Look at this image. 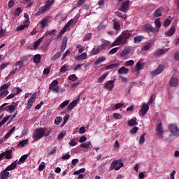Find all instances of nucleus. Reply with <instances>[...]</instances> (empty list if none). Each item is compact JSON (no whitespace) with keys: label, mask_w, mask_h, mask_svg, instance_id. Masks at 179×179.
<instances>
[{"label":"nucleus","mask_w":179,"mask_h":179,"mask_svg":"<svg viewBox=\"0 0 179 179\" xmlns=\"http://www.w3.org/2000/svg\"><path fill=\"white\" fill-rule=\"evenodd\" d=\"M61 57V52H57L53 57H52V61H57Z\"/></svg>","instance_id":"obj_44"},{"label":"nucleus","mask_w":179,"mask_h":179,"mask_svg":"<svg viewBox=\"0 0 179 179\" xmlns=\"http://www.w3.org/2000/svg\"><path fill=\"white\" fill-rule=\"evenodd\" d=\"M128 8H129V0H126L122 3L120 10H121V12H127Z\"/></svg>","instance_id":"obj_12"},{"label":"nucleus","mask_w":179,"mask_h":179,"mask_svg":"<svg viewBox=\"0 0 179 179\" xmlns=\"http://www.w3.org/2000/svg\"><path fill=\"white\" fill-rule=\"evenodd\" d=\"M5 159L7 160H10L13 155H12V150H8L3 152Z\"/></svg>","instance_id":"obj_18"},{"label":"nucleus","mask_w":179,"mask_h":179,"mask_svg":"<svg viewBox=\"0 0 179 179\" xmlns=\"http://www.w3.org/2000/svg\"><path fill=\"white\" fill-rule=\"evenodd\" d=\"M8 103H4L0 106V111H7V113H10V114H12L16 110V107L19 105V102H12V104L8 106Z\"/></svg>","instance_id":"obj_2"},{"label":"nucleus","mask_w":179,"mask_h":179,"mask_svg":"<svg viewBox=\"0 0 179 179\" xmlns=\"http://www.w3.org/2000/svg\"><path fill=\"white\" fill-rule=\"evenodd\" d=\"M54 2H55L54 0H48L46 5L39 8L38 11L35 13V16H40V15H43V13H45V12L48 10V8L52 6Z\"/></svg>","instance_id":"obj_3"},{"label":"nucleus","mask_w":179,"mask_h":179,"mask_svg":"<svg viewBox=\"0 0 179 179\" xmlns=\"http://www.w3.org/2000/svg\"><path fill=\"white\" fill-rule=\"evenodd\" d=\"M29 143V139L23 140L19 142L17 144V146L23 148L25 145H27Z\"/></svg>","instance_id":"obj_36"},{"label":"nucleus","mask_w":179,"mask_h":179,"mask_svg":"<svg viewBox=\"0 0 179 179\" xmlns=\"http://www.w3.org/2000/svg\"><path fill=\"white\" fill-rule=\"evenodd\" d=\"M61 122H62V117L57 116L55 119V125H59V124H61Z\"/></svg>","instance_id":"obj_39"},{"label":"nucleus","mask_w":179,"mask_h":179,"mask_svg":"<svg viewBox=\"0 0 179 179\" xmlns=\"http://www.w3.org/2000/svg\"><path fill=\"white\" fill-rule=\"evenodd\" d=\"M47 23H48V18H47V17L43 18L41 21V29H44V27H45V25L47 24Z\"/></svg>","instance_id":"obj_32"},{"label":"nucleus","mask_w":179,"mask_h":179,"mask_svg":"<svg viewBox=\"0 0 179 179\" xmlns=\"http://www.w3.org/2000/svg\"><path fill=\"white\" fill-rule=\"evenodd\" d=\"M45 135V129L41 127L37 129L33 134L34 141H39Z\"/></svg>","instance_id":"obj_4"},{"label":"nucleus","mask_w":179,"mask_h":179,"mask_svg":"<svg viewBox=\"0 0 179 179\" xmlns=\"http://www.w3.org/2000/svg\"><path fill=\"white\" fill-rule=\"evenodd\" d=\"M22 13V8L18 7L16 8V10L14 12L15 16H19Z\"/></svg>","instance_id":"obj_50"},{"label":"nucleus","mask_w":179,"mask_h":179,"mask_svg":"<svg viewBox=\"0 0 179 179\" xmlns=\"http://www.w3.org/2000/svg\"><path fill=\"white\" fill-rule=\"evenodd\" d=\"M114 29L115 30H120V29H121V25L118 21L114 22Z\"/></svg>","instance_id":"obj_51"},{"label":"nucleus","mask_w":179,"mask_h":179,"mask_svg":"<svg viewBox=\"0 0 179 179\" xmlns=\"http://www.w3.org/2000/svg\"><path fill=\"white\" fill-rule=\"evenodd\" d=\"M78 101H79V99H77L73 101L71 103H69V105L67 106L66 110H67V111H69V110H72L73 108H75V107H76V104H78Z\"/></svg>","instance_id":"obj_17"},{"label":"nucleus","mask_w":179,"mask_h":179,"mask_svg":"<svg viewBox=\"0 0 179 179\" xmlns=\"http://www.w3.org/2000/svg\"><path fill=\"white\" fill-rule=\"evenodd\" d=\"M43 40H44V36H42L41 38H40L39 39H38L34 44V50H37V47H38V45H40V44H41V43H43Z\"/></svg>","instance_id":"obj_26"},{"label":"nucleus","mask_w":179,"mask_h":179,"mask_svg":"<svg viewBox=\"0 0 179 179\" xmlns=\"http://www.w3.org/2000/svg\"><path fill=\"white\" fill-rule=\"evenodd\" d=\"M86 141H87V138L85 136H82L79 139L80 143H83V142H86Z\"/></svg>","instance_id":"obj_62"},{"label":"nucleus","mask_w":179,"mask_h":179,"mask_svg":"<svg viewBox=\"0 0 179 179\" xmlns=\"http://www.w3.org/2000/svg\"><path fill=\"white\" fill-rule=\"evenodd\" d=\"M69 80H72V82H76L78 80V77L75 74L70 75L68 78Z\"/></svg>","instance_id":"obj_41"},{"label":"nucleus","mask_w":179,"mask_h":179,"mask_svg":"<svg viewBox=\"0 0 179 179\" xmlns=\"http://www.w3.org/2000/svg\"><path fill=\"white\" fill-rule=\"evenodd\" d=\"M108 44H110L108 41H103L102 45H99V47H102V50H106V46L108 45Z\"/></svg>","instance_id":"obj_49"},{"label":"nucleus","mask_w":179,"mask_h":179,"mask_svg":"<svg viewBox=\"0 0 179 179\" xmlns=\"http://www.w3.org/2000/svg\"><path fill=\"white\" fill-rule=\"evenodd\" d=\"M106 61V57H99L96 61H95V64L96 65H99L100 64H101V62Z\"/></svg>","instance_id":"obj_37"},{"label":"nucleus","mask_w":179,"mask_h":179,"mask_svg":"<svg viewBox=\"0 0 179 179\" xmlns=\"http://www.w3.org/2000/svg\"><path fill=\"white\" fill-rule=\"evenodd\" d=\"M156 131L157 135H159V136H163V124L159 123L157 125V129H156Z\"/></svg>","instance_id":"obj_16"},{"label":"nucleus","mask_w":179,"mask_h":179,"mask_svg":"<svg viewBox=\"0 0 179 179\" xmlns=\"http://www.w3.org/2000/svg\"><path fill=\"white\" fill-rule=\"evenodd\" d=\"M9 94V91L3 90L0 92V99H3V97H6Z\"/></svg>","instance_id":"obj_38"},{"label":"nucleus","mask_w":179,"mask_h":179,"mask_svg":"<svg viewBox=\"0 0 179 179\" xmlns=\"http://www.w3.org/2000/svg\"><path fill=\"white\" fill-rule=\"evenodd\" d=\"M15 66H16V68H17V69H20V68H22V66H23V64L20 60L15 63Z\"/></svg>","instance_id":"obj_60"},{"label":"nucleus","mask_w":179,"mask_h":179,"mask_svg":"<svg viewBox=\"0 0 179 179\" xmlns=\"http://www.w3.org/2000/svg\"><path fill=\"white\" fill-rule=\"evenodd\" d=\"M103 51V46H95L90 52L91 55H97V54H100V52Z\"/></svg>","instance_id":"obj_14"},{"label":"nucleus","mask_w":179,"mask_h":179,"mask_svg":"<svg viewBox=\"0 0 179 179\" xmlns=\"http://www.w3.org/2000/svg\"><path fill=\"white\" fill-rule=\"evenodd\" d=\"M136 124V119H131L128 122L129 127H135Z\"/></svg>","instance_id":"obj_43"},{"label":"nucleus","mask_w":179,"mask_h":179,"mask_svg":"<svg viewBox=\"0 0 179 179\" xmlns=\"http://www.w3.org/2000/svg\"><path fill=\"white\" fill-rule=\"evenodd\" d=\"M68 43V38L66 36H65L63 38L62 43V46L60 48V50L62 51V52H64L65 51V48H66V44Z\"/></svg>","instance_id":"obj_21"},{"label":"nucleus","mask_w":179,"mask_h":179,"mask_svg":"<svg viewBox=\"0 0 179 179\" xmlns=\"http://www.w3.org/2000/svg\"><path fill=\"white\" fill-rule=\"evenodd\" d=\"M134 35L129 33L128 31H124L121 35L118 36V38L112 43V47H115V45H120L121 42L122 41V44H127L128 43L129 38L133 37Z\"/></svg>","instance_id":"obj_1"},{"label":"nucleus","mask_w":179,"mask_h":179,"mask_svg":"<svg viewBox=\"0 0 179 179\" xmlns=\"http://www.w3.org/2000/svg\"><path fill=\"white\" fill-rule=\"evenodd\" d=\"M125 64H126V66H132V65L135 64V62H134V60H129L126 62Z\"/></svg>","instance_id":"obj_61"},{"label":"nucleus","mask_w":179,"mask_h":179,"mask_svg":"<svg viewBox=\"0 0 179 179\" xmlns=\"http://www.w3.org/2000/svg\"><path fill=\"white\" fill-rule=\"evenodd\" d=\"M144 29L147 33H157L156 28L152 27V24L147 23L144 25Z\"/></svg>","instance_id":"obj_9"},{"label":"nucleus","mask_w":179,"mask_h":179,"mask_svg":"<svg viewBox=\"0 0 179 179\" xmlns=\"http://www.w3.org/2000/svg\"><path fill=\"white\" fill-rule=\"evenodd\" d=\"M40 61H41V55H36L34 57V62L35 64H39Z\"/></svg>","instance_id":"obj_34"},{"label":"nucleus","mask_w":179,"mask_h":179,"mask_svg":"<svg viewBox=\"0 0 179 179\" xmlns=\"http://www.w3.org/2000/svg\"><path fill=\"white\" fill-rule=\"evenodd\" d=\"M76 23V21H75V19H71V20H70L67 22V24L71 27V26H72V24H75Z\"/></svg>","instance_id":"obj_63"},{"label":"nucleus","mask_w":179,"mask_h":179,"mask_svg":"<svg viewBox=\"0 0 179 179\" xmlns=\"http://www.w3.org/2000/svg\"><path fill=\"white\" fill-rule=\"evenodd\" d=\"M175 33H176V27H172L168 31L165 32V35L167 36L168 37H171V36H173Z\"/></svg>","instance_id":"obj_24"},{"label":"nucleus","mask_w":179,"mask_h":179,"mask_svg":"<svg viewBox=\"0 0 179 179\" xmlns=\"http://www.w3.org/2000/svg\"><path fill=\"white\" fill-rule=\"evenodd\" d=\"M170 24H171V20L169 19L166 20L163 23L164 27H167V26H170Z\"/></svg>","instance_id":"obj_58"},{"label":"nucleus","mask_w":179,"mask_h":179,"mask_svg":"<svg viewBox=\"0 0 179 179\" xmlns=\"http://www.w3.org/2000/svg\"><path fill=\"white\" fill-rule=\"evenodd\" d=\"M155 24H156L157 29L162 27V23L160 22V18H157L155 21Z\"/></svg>","instance_id":"obj_47"},{"label":"nucleus","mask_w":179,"mask_h":179,"mask_svg":"<svg viewBox=\"0 0 179 179\" xmlns=\"http://www.w3.org/2000/svg\"><path fill=\"white\" fill-rule=\"evenodd\" d=\"M15 5V1L13 0H10L8 1V8H13V6Z\"/></svg>","instance_id":"obj_64"},{"label":"nucleus","mask_w":179,"mask_h":179,"mask_svg":"<svg viewBox=\"0 0 179 179\" xmlns=\"http://www.w3.org/2000/svg\"><path fill=\"white\" fill-rule=\"evenodd\" d=\"M8 176H9V172H8V171H6V169H5L1 173L0 179H6V178H8Z\"/></svg>","instance_id":"obj_27"},{"label":"nucleus","mask_w":179,"mask_h":179,"mask_svg":"<svg viewBox=\"0 0 179 179\" xmlns=\"http://www.w3.org/2000/svg\"><path fill=\"white\" fill-rule=\"evenodd\" d=\"M29 156H30V153L28 154H25L24 155H22L19 161L17 162V164H22V163H24L26 162V160H27V157H29Z\"/></svg>","instance_id":"obj_22"},{"label":"nucleus","mask_w":179,"mask_h":179,"mask_svg":"<svg viewBox=\"0 0 179 179\" xmlns=\"http://www.w3.org/2000/svg\"><path fill=\"white\" fill-rule=\"evenodd\" d=\"M17 166V159L13 162L10 165L6 168V171H12V170H15V167Z\"/></svg>","instance_id":"obj_20"},{"label":"nucleus","mask_w":179,"mask_h":179,"mask_svg":"<svg viewBox=\"0 0 179 179\" xmlns=\"http://www.w3.org/2000/svg\"><path fill=\"white\" fill-rule=\"evenodd\" d=\"M146 134L143 133L141 136H140V140H139V143L140 145H143L145 143V136Z\"/></svg>","instance_id":"obj_46"},{"label":"nucleus","mask_w":179,"mask_h":179,"mask_svg":"<svg viewBox=\"0 0 179 179\" xmlns=\"http://www.w3.org/2000/svg\"><path fill=\"white\" fill-rule=\"evenodd\" d=\"M179 85L178 78L177 77H173L169 81V86L171 87H177Z\"/></svg>","instance_id":"obj_13"},{"label":"nucleus","mask_w":179,"mask_h":179,"mask_svg":"<svg viewBox=\"0 0 179 179\" xmlns=\"http://www.w3.org/2000/svg\"><path fill=\"white\" fill-rule=\"evenodd\" d=\"M163 8H159L154 12V16L155 17H159V16H162L163 15Z\"/></svg>","instance_id":"obj_25"},{"label":"nucleus","mask_w":179,"mask_h":179,"mask_svg":"<svg viewBox=\"0 0 179 179\" xmlns=\"http://www.w3.org/2000/svg\"><path fill=\"white\" fill-rule=\"evenodd\" d=\"M168 128H169V130L171 132V134L174 135V136H178L179 129H178V127H177V125H176L174 124H171L169 125Z\"/></svg>","instance_id":"obj_7"},{"label":"nucleus","mask_w":179,"mask_h":179,"mask_svg":"<svg viewBox=\"0 0 179 179\" xmlns=\"http://www.w3.org/2000/svg\"><path fill=\"white\" fill-rule=\"evenodd\" d=\"M151 48L152 43H148L142 48V50H143V51H149V50H150Z\"/></svg>","instance_id":"obj_35"},{"label":"nucleus","mask_w":179,"mask_h":179,"mask_svg":"<svg viewBox=\"0 0 179 179\" xmlns=\"http://www.w3.org/2000/svg\"><path fill=\"white\" fill-rule=\"evenodd\" d=\"M166 52H167V50H164V49H159L156 52H155V55L157 57H160V55H164V54H166Z\"/></svg>","instance_id":"obj_31"},{"label":"nucleus","mask_w":179,"mask_h":179,"mask_svg":"<svg viewBox=\"0 0 179 179\" xmlns=\"http://www.w3.org/2000/svg\"><path fill=\"white\" fill-rule=\"evenodd\" d=\"M68 69H69V66L64 64V66H62L60 68V72H62V73H64L66 72V71H68Z\"/></svg>","instance_id":"obj_40"},{"label":"nucleus","mask_w":179,"mask_h":179,"mask_svg":"<svg viewBox=\"0 0 179 179\" xmlns=\"http://www.w3.org/2000/svg\"><path fill=\"white\" fill-rule=\"evenodd\" d=\"M104 87L109 92H111L114 87V80H109L108 83L104 84Z\"/></svg>","instance_id":"obj_15"},{"label":"nucleus","mask_w":179,"mask_h":179,"mask_svg":"<svg viewBox=\"0 0 179 179\" xmlns=\"http://www.w3.org/2000/svg\"><path fill=\"white\" fill-rule=\"evenodd\" d=\"M108 76V73H105L104 74H103L101 77L99 78V82H103L104 79L107 78Z\"/></svg>","instance_id":"obj_54"},{"label":"nucleus","mask_w":179,"mask_h":179,"mask_svg":"<svg viewBox=\"0 0 179 179\" xmlns=\"http://www.w3.org/2000/svg\"><path fill=\"white\" fill-rule=\"evenodd\" d=\"M121 167H124V163L122 162V160L118 159L113 161L111 163L110 169L111 170H115L116 171H118Z\"/></svg>","instance_id":"obj_5"},{"label":"nucleus","mask_w":179,"mask_h":179,"mask_svg":"<svg viewBox=\"0 0 179 179\" xmlns=\"http://www.w3.org/2000/svg\"><path fill=\"white\" fill-rule=\"evenodd\" d=\"M86 169L85 168H82L77 171L74 172V176H79V174H82V173H85Z\"/></svg>","instance_id":"obj_45"},{"label":"nucleus","mask_w":179,"mask_h":179,"mask_svg":"<svg viewBox=\"0 0 179 179\" xmlns=\"http://www.w3.org/2000/svg\"><path fill=\"white\" fill-rule=\"evenodd\" d=\"M134 69H135L136 72H139V71H141V69H143V65H142V63H141V61H138L137 62Z\"/></svg>","instance_id":"obj_30"},{"label":"nucleus","mask_w":179,"mask_h":179,"mask_svg":"<svg viewBox=\"0 0 179 179\" xmlns=\"http://www.w3.org/2000/svg\"><path fill=\"white\" fill-rule=\"evenodd\" d=\"M87 58V53L83 52L80 55H76L75 57V59L76 61H83L84 59H86Z\"/></svg>","instance_id":"obj_19"},{"label":"nucleus","mask_w":179,"mask_h":179,"mask_svg":"<svg viewBox=\"0 0 179 179\" xmlns=\"http://www.w3.org/2000/svg\"><path fill=\"white\" fill-rule=\"evenodd\" d=\"M12 117V115H8L5 117L1 121V124L3 125V124H6L8 121V120H9V118H10Z\"/></svg>","instance_id":"obj_59"},{"label":"nucleus","mask_w":179,"mask_h":179,"mask_svg":"<svg viewBox=\"0 0 179 179\" xmlns=\"http://www.w3.org/2000/svg\"><path fill=\"white\" fill-rule=\"evenodd\" d=\"M134 44H138V43H141V41H142V40H143V37L142 36H135L134 38Z\"/></svg>","instance_id":"obj_33"},{"label":"nucleus","mask_w":179,"mask_h":179,"mask_svg":"<svg viewBox=\"0 0 179 179\" xmlns=\"http://www.w3.org/2000/svg\"><path fill=\"white\" fill-rule=\"evenodd\" d=\"M29 22H25V26L24 25H20L17 28V31H20V30H24V27L29 26Z\"/></svg>","instance_id":"obj_48"},{"label":"nucleus","mask_w":179,"mask_h":179,"mask_svg":"<svg viewBox=\"0 0 179 179\" xmlns=\"http://www.w3.org/2000/svg\"><path fill=\"white\" fill-rule=\"evenodd\" d=\"M129 52H131V49L129 48H126L120 53V57H126V55H128L129 54Z\"/></svg>","instance_id":"obj_29"},{"label":"nucleus","mask_w":179,"mask_h":179,"mask_svg":"<svg viewBox=\"0 0 179 179\" xmlns=\"http://www.w3.org/2000/svg\"><path fill=\"white\" fill-rule=\"evenodd\" d=\"M162 71H164V66L159 65L156 70L151 72V76L152 78H155L156 75H159L162 73Z\"/></svg>","instance_id":"obj_11"},{"label":"nucleus","mask_w":179,"mask_h":179,"mask_svg":"<svg viewBox=\"0 0 179 179\" xmlns=\"http://www.w3.org/2000/svg\"><path fill=\"white\" fill-rule=\"evenodd\" d=\"M119 65H120V64H118V63L110 64L106 66V69H114V68H117V66H119Z\"/></svg>","instance_id":"obj_42"},{"label":"nucleus","mask_w":179,"mask_h":179,"mask_svg":"<svg viewBox=\"0 0 179 179\" xmlns=\"http://www.w3.org/2000/svg\"><path fill=\"white\" fill-rule=\"evenodd\" d=\"M80 146V148H83L84 149H92V148H93L92 146V142L90 141H87L84 143H81Z\"/></svg>","instance_id":"obj_23"},{"label":"nucleus","mask_w":179,"mask_h":179,"mask_svg":"<svg viewBox=\"0 0 179 179\" xmlns=\"http://www.w3.org/2000/svg\"><path fill=\"white\" fill-rule=\"evenodd\" d=\"M8 89H9V85L3 84L1 87H0V92L8 90Z\"/></svg>","instance_id":"obj_53"},{"label":"nucleus","mask_w":179,"mask_h":179,"mask_svg":"<svg viewBox=\"0 0 179 179\" xmlns=\"http://www.w3.org/2000/svg\"><path fill=\"white\" fill-rule=\"evenodd\" d=\"M58 83H59L57 80H53L49 85V90H51L53 93H58L59 92V86H58Z\"/></svg>","instance_id":"obj_6"},{"label":"nucleus","mask_w":179,"mask_h":179,"mask_svg":"<svg viewBox=\"0 0 179 179\" xmlns=\"http://www.w3.org/2000/svg\"><path fill=\"white\" fill-rule=\"evenodd\" d=\"M128 71L129 69H127L126 67L124 66H122L121 67L118 71V73L119 75H122V74H124V75H127V73H128Z\"/></svg>","instance_id":"obj_28"},{"label":"nucleus","mask_w":179,"mask_h":179,"mask_svg":"<svg viewBox=\"0 0 179 179\" xmlns=\"http://www.w3.org/2000/svg\"><path fill=\"white\" fill-rule=\"evenodd\" d=\"M113 118H115V120H121L122 118V115L120 113H114Z\"/></svg>","instance_id":"obj_55"},{"label":"nucleus","mask_w":179,"mask_h":179,"mask_svg":"<svg viewBox=\"0 0 179 179\" xmlns=\"http://www.w3.org/2000/svg\"><path fill=\"white\" fill-rule=\"evenodd\" d=\"M148 111H149V105H148L147 103H144L141 106V110H139L140 117H145V115L148 114Z\"/></svg>","instance_id":"obj_8"},{"label":"nucleus","mask_w":179,"mask_h":179,"mask_svg":"<svg viewBox=\"0 0 179 179\" xmlns=\"http://www.w3.org/2000/svg\"><path fill=\"white\" fill-rule=\"evenodd\" d=\"M65 135H66V131H63L62 132H60L58 135V139H62Z\"/></svg>","instance_id":"obj_57"},{"label":"nucleus","mask_w":179,"mask_h":179,"mask_svg":"<svg viewBox=\"0 0 179 179\" xmlns=\"http://www.w3.org/2000/svg\"><path fill=\"white\" fill-rule=\"evenodd\" d=\"M36 97H37V94H36V93H34L31 96V97L28 100L27 106V110H30V108H31V106L34 103V101H36Z\"/></svg>","instance_id":"obj_10"},{"label":"nucleus","mask_w":179,"mask_h":179,"mask_svg":"<svg viewBox=\"0 0 179 179\" xmlns=\"http://www.w3.org/2000/svg\"><path fill=\"white\" fill-rule=\"evenodd\" d=\"M118 50H120V48H114L111 49L109 51L110 55H113V54H115L117 52V51H118Z\"/></svg>","instance_id":"obj_56"},{"label":"nucleus","mask_w":179,"mask_h":179,"mask_svg":"<svg viewBox=\"0 0 179 179\" xmlns=\"http://www.w3.org/2000/svg\"><path fill=\"white\" fill-rule=\"evenodd\" d=\"M68 104H69V100H66V101H63L60 104V108H65V107H66V106H68Z\"/></svg>","instance_id":"obj_52"}]
</instances>
